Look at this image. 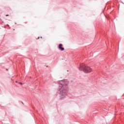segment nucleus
<instances>
[{
  "instance_id": "obj_3",
  "label": "nucleus",
  "mask_w": 124,
  "mask_h": 124,
  "mask_svg": "<svg viewBox=\"0 0 124 124\" xmlns=\"http://www.w3.org/2000/svg\"><path fill=\"white\" fill-rule=\"evenodd\" d=\"M59 48L61 50V51H64V48L62 47V44H59Z\"/></svg>"
},
{
  "instance_id": "obj_1",
  "label": "nucleus",
  "mask_w": 124,
  "mask_h": 124,
  "mask_svg": "<svg viewBox=\"0 0 124 124\" xmlns=\"http://www.w3.org/2000/svg\"><path fill=\"white\" fill-rule=\"evenodd\" d=\"M68 84L66 80H61L60 81L59 87L60 88V94L61 96V99H63L66 97V93H67V86Z\"/></svg>"
},
{
  "instance_id": "obj_5",
  "label": "nucleus",
  "mask_w": 124,
  "mask_h": 124,
  "mask_svg": "<svg viewBox=\"0 0 124 124\" xmlns=\"http://www.w3.org/2000/svg\"><path fill=\"white\" fill-rule=\"evenodd\" d=\"M19 84H20L21 85H22V83H19Z\"/></svg>"
},
{
  "instance_id": "obj_6",
  "label": "nucleus",
  "mask_w": 124,
  "mask_h": 124,
  "mask_svg": "<svg viewBox=\"0 0 124 124\" xmlns=\"http://www.w3.org/2000/svg\"><path fill=\"white\" fill-rule=\"evenodd\" d=\"M37 39H39V37L37 38Z\"/></svg>"
},
{
  "instance_id": "obj_2",
  "label": "nucleus",
  "mask_w": 124,
  "mask_h": 124,
  "mask_svg": "<svg viewBox=\"0 0 124 124\" xmlns=\"http://www.w3.org/2000/svg\"><path fill=\"white\" fill-rule=\"evenodd\" d=\"M79 70H83V72H85V73H90V72L93 71V69H92L91 67L87 66L84 64L80 65Z\"/></svg>"
},
{
  "instance_id": "obj_4",
  "label": "nucleus",
  "mask_w": 124,
  "mask_h": 124,
  "mask_svg": "<svg viewBox=\"0 0 124 124\" xmlns=\"http://www.w3.org/2000/svg\"><path fill=\"white\" fill-rule=\"evenodd\" d=\"M6 16H9V15H6Z\"/></svg>"
}]
</instances>
